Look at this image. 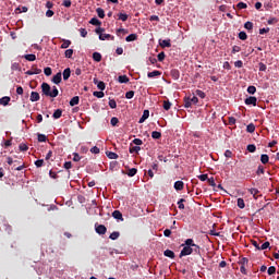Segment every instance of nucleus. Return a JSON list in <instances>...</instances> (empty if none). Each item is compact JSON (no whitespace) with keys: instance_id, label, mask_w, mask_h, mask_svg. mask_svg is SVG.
Segmentation results:
<instances>
[{"instance_id":"nucleus-35","label":"nucleus","mask_w":279,"mask_h":279,"mask_svg":"<svg viewBox=\"0 0 279 279\" xmlns=\"http://www.w3.org/2000/svg\"><path fill=\"white\" fill-rule=\"evenodd\" d=\"M141 150V147L140 146H132L130 147L129 151L130 154H138Z\"/></svg>"},{"instance_id":"nucleus-37","label":"nucleus","mask_w":279,"mask_h":279,"mask_svg":"<svg viewBox=\"0 0 279 279\" xmlns=\"http://www.w3.org/2000/svg\"><path fill=\"white\" fill-rule=\"evenodd\" d=\"M270 247V242H265L264 244H260L258 247V251H266Z\"/></svg>"},{"instance_id":"nucleus-57","label":"nucleus","mask_w":279,"mask_h":279,"mask_svg":"<svg viewBox=\"0 0 279 279\" xmlns=\"http://www.w3.org/2000/svg\"><path fill=\"white\" fill-rule=\"evenodd\" d=\"M121 34L125 35V34H129L128 29L125 28H118L117 29V35L118 36H121Z\"/></svg>"},{"instance_id":"nucleus-13","label":"nucleus","mask_w":279,"mask_h":279,"mask_svg":"<svg viewBox=\"0 0 279 279\" xmlns=\"http://www.w3.org/2000/svg\"><path fill=\"white\" fill-rule=\"evenodd\" d=\"M159 46H161L162 48H170L171 47V39L159 40Z\"/></svg>"},{"instance_id":"nucleus-16","label":"nucleus","mask_w":279,"mask_h":279,"mask_svg":"<svg viewBox=\"0 0 279 279\" xmlns=\"http://www.w3.org/2000/svg\"><path fill=\"white\" fill-rule=\"evenodd\" d=\"M161 74L162 73L159 70H154L151 72H148V77L154 78V77L160 76Z\"/></svg>"},{"instance_id":"nucleus-55","label":"nucleus","mask_w":279,"mask_h":279,"mask_svg":"<svg viewBox=\"0 0 279 279\" xmlns=\"http://www.w3.org/2000/svg\"><path fill=\"white\" fill-rule=\"evenodd\" d=\"M134 96H135V92H134V90H129V92H126V94H125V97H126L128 99H132V98H134Z\"/></svg>"},{"instance_id":"nucleus-56","label":"nucleus","mask_w":279,"mask_h":279,"mask_svg":"<svg viewBox=\"0 0 279 279\" xmlns=\"http://www.w3.org/2000/svg\"><path fill=\"white\" fill-rule=\"evenodd\" d=\"M196 95H197L199 98H202V99H204V98L206 97L205 92H203L202 89H196Z\"/></svg>"},{"instance_id":"nucleus-40","label":"nucleus","mask_w":279,"mask_h":279,"mask_svg":"<svg viewBox=\"0 0 279 279\" xmlns=\"http://www.w3.org/2000/svg\"><path fill=\"white\" fill-rule=\"evenodd\" d=\"M62 117V110L58 109L57 111H53L52 118L53 119H60Z\"/></svg>"},{"instance_id":"nucleus-59","label":"nucleus","mask_w":279,"mask_h":279,"mask_svg":"<svg viewBox=\"0 0 279 279\" xmlns=\"http://www.w3.org/2000/svg\"><path fill=\"white\" fill-rule=\"evenodd\" d=\"M256 93V87L255 86H248L247 87V94L254 95Z\"/></svg>"},{"instance_id":"nucleus-2","label":"nucleus","mask_w":279,"mask_h":279,"mask_svg":"<svg viewBox=\"0 0 279 279\" xmlns=\"http://www.w3.org/2000/svg\"><path fill=\"white\" fill-rule=\"evenodd\" d=\"M197 102H198V98L196 97V96H194V97H186L185 99H184V107L185 108H191L193 105H197Z\"/></svg>"},{"instance_id":"nucleus-53","label":"nucleus","mask_w":279,"mask_h":279,"mask_svg":"<svg viewBox=\"0 0 279 279\" xmlns=\"http://www.w3.org/2000/svg\"><path fill=\"white\" fill-rule=\"evenodd\" d=\"M197 178L203 182L208 181L209 179L207 173L199 174Z\"/></svg>"},{"instance_id":"nucleus-49","label":"nucleus","mask_w":279,"mask_h":279,"mask_svg":"<svg viewBox=\"0 0 279 279\" xmlns=\"http://www.w3.org/2000/svg\"><path fill=\"white\" fill-rule=\"evenodd\" d=\"M19 149L20 151H26L27 149H29V147L25 143H21L19 145Z\"/></svg>"},{"instance_id":"nucleus-50","label":"nucleus","mask_w":279,"mask_h":279,"mask_svg":"<svg viewBox=\"0 0 279 279\" xmlns=\"http://www.w3.org/2000/svg\"><path fill=\"white\" fill-rule=\"evenodd\" d=\"M93 95H94L95 97H97V98H104L105 93H104L102 90H100V92L95 90V92L93 93Z\"/></svg>"},{"instance_id":"nucleus-25","label":"nucleus","mask_w":279,"mask_h":279,"mask_svg":"<svg viewBox=\"0 0 279 279\" xmlns=\"http://www.w3.org/2000/svg\"><path fill=\"white\" fill-rule=\"evenodd\" d=\"M174 189H175L177 191H182V190L184 189V183H183L182 181H177V182L174 183Z\"/></svg>"},{"instance_id":"nucleus-30","label":"nucleus","mask_w":279,"mask_h":279,"mask_svg":"<svg viewBox=\"0 0 279 279\" xmlns=\"http://www.w3.org/2000/svg\"><path fill=\"white\" fill-rule=\"evenodd\" d=\"M106 156L109 158V159H118L119 156L117 153H112V151H107L106 153Z\"/></svg>"},{"instance_id":"nucleus-52","label":"nucleus","mask_w":279,"mask_h":279,"mask_svg":"<svg viewBox=\"0 0 279 279\" xmlns=\"http://www.w3.org/2000/svg\"><path fill=\"white\" fill-rule=\"evenodd\" d=\"M89 151L94 155H99L100 154V148L97 146H94Z\"/></svg>"},{"instance_id":"nucleus-1","label":"nucleus","mask_w":279,"mask_h":279,"mask_svg":"<svg viewBox=\"0 0 279 279\" xmlns=\"http://www.w3.org/2000/svg\"><path fill=\"white\" fill-rule=\"evenodd\" d=\"M41 93L47 97L56 98L59 95V89L57 88V86H52V90H51L50 85L44 82L41 84Z\"/></svg>"},{"instance_id":"nucleus-64","label":"nucleus","mask_w":279,"mask_h":279,"mask_svg":"<svg viewBox=\"0 0 279 279\" xmlns=\"http://www.w3.org/2000/svg\"><path fill=\"white\" fill-rule=\"evenodd\" d=\"M52 73L51 69L50 68H46L44 69V74H46L47 76H50Z\"/></svg>"},{"instance_id":"nucleus-44","label":"nucleus","mask_w":279,"mask_h":279,"mask_svg":"<svg viewBox=\"0 0 279 279\" xmlns=\"http://www.w3.org/2000/svg\"><path fill=\"white\" fill-rule=\"evenodd\" d=\"M246 149L248 153L254 154L256 150V146L254 144H248Z\"/></svg>"},{"instance_id":"nucleus-62","label":"nucleus","mask_w":279,"mask_h":279,"mask_svg":"<svg viewBox=\"0 0 279 279\" xmlns=\"http://www.w3.org/2000/svg\"><path fill=\"white\" fill-rule=\"evenodd\" d=\"M267 271H268V275L272 276V275L276 274V267L275 266H270Z\"/></svg>"},{"instance_id":"nucleus-34","label":"nucleus","mask_w":279,"mask_h":279,"mask_svg":"<svg viewBox=\"0 0 279 279\" xmlns=\"http://www.w3.org/2000/svg\"><path fill=\"white\" fill-rule=\"evenodd\" d=\"M244 28L248 32H252L253 28H254V24L250 21H247L245 24H244Z\"/></svg>"},{"instance_id":"nucleus-60","label":"nucleus","mask_w":279,"mask_h":279,"mask_svg":"<svg viewBox=\"0 0 279 279\" xmlns=\"http://www.w3.org/2000/svg\"><path fill=\"white\" fill-rule=\"evenodd\" d=\"M78 32H81V36H82L83 38H86L87 35H88V32H87L86 28H81V29H78Z\"/></svg>"},{"instance_id":"nucleus-12","label":"nucleus","mask_w":279,"mask_h":279,"mask_svg":"<svg viewBox=\"0 0 279 279\" xmlns=\"http://www.w3.org/2000/svg\"><path fill=\"white\" fill-rule=\"evenodd\" d=\"M99 40L105 41V40H114V36H111L110 34H102L99 35Z\"/></svg>"},{"instance_id":"nucleus-11","label":"nucleus","mask_w":279,"mask_h":279,"mask_svg":"<svg viewBox=\"0 0 279 279\" xmlns=\"http://www.w3.org/2000/svg\"><path fill=\"white\" fill-rule=\"evenodd\" d=\"M61 81H62V74H61V72L57 73V75H53V77H52V83H53L54 85H59V84L61 83Z\"/></svg>"},{"instance_id":"nucleus-58","label":"nucleus","mask_w":279,"mask_h":279,"mask_svg":"<svg viewBox=\"0 0 279 279\" xmlns=\"http://www.w3.org/2000/svg\"><path fill=\"white\" fill-rule=\"evenodd\" d=\"M267 23H268V25H274V24L278 23V20H277V17H269Z\"/></svg>"},{"instance_id":"nucleus-15","label":"nucleus","mask_w":279,"mask_h":279,"mask_svg":"<svg viewBox=\"0 0 279 279\" xmlns=\"http://www.w3.org/2000/svg\"><path fill=\"white\" fill-rule=\"evenodd\" d=\"M148 118H149V111H148V110H144V111H143V116H142V118L140 119L138 123H140V124L144 123Z\"/></svg>"},{"instance_id":"nucleus-7","label":"nucleus","mask_w":279,"mask_h":279,"mask_svg":"<svg viewBox=\"0 0 279 279\" xmlns=\"http://www.w3.org/2000/svg\"><path fill=\"white\" fill-rule=\"evenodd\" d=\"M111 216H112L113 219H118L120 221H124L123 214L121 211H119V210L112 211Z\"/></svg>"},{"instance_id":"nucleus-39","label":"nucleus","mask_w":279,"mask_h":279,"mask_svg":"<svg viewBox=\"0 0 279 279\" xmlns=\"http://www.w3.org/2000/svg\"><path fill=\"white\" fill-rule=\"evenodd\" d=\"M38 142L39 143H46L47 142V136L45 134L38 133Z\"/></svg>"},{"instance_id":"nucleus-54","label":"nucleus","mask_w":279,"mask_h":279,"mask_svg":"<svg viewBox=\"0 0 279 279\" xmlns=\"http://www.w3.org/2000/svg\"><path fill=\"white\" fill-rule=\"evenodd\" d=\"M109 107L111 109H116L117 108V101L114 99L109 98Z\"/></svg>"},{"instance_id":"nucleus-33","label":"nucleus","mask_w":279,"mask_h":279,"mask_svg":"<svg viewBox=\"0 0 279 279\" xmlns=\"http://www.w3.org/2000/svg\"><path fill=\"white\" fill-rule=\"evenodd\" d=\"M96 12H97V15L99 19H105L106 15H105V11L102 8H97Z\"/></svg>"},{"instance_id":"nucleus-45","label":"nucleus","mask_w":279,"mask_h":279,"mask_svg":"<svg viewBox=\"0 0 279 279\" xmlns=\"http://www.w3.org/2000/svg\"><path fill=\"white\" fill-rule=\"evenodd\" d=\"M238 38H240L241 40H247V33L241 32L240 34H238Z\"/></svg>"},{"instance_id":"nucleus-26","label":"nucleus","mask_w":279,"mask_h":279,"mask_svg":"<svg viewBox=\"0 0 279 279\" xmlns=\"http://www.w3.org/2000/svg\"><path fill=\"white\" fill-rule=\"evenodd\" d=\"M78 104H80V97L78 96L73 97L70 101V106H72V107L73 106H78Z\"/></svg>"},{"instance_id":"nucleus-20","label":"nucleus","mask_w":279,"mask_h":279,"mask_svg":"<svg viewBox=\"0 0 279 279\" xmlns=\"http://www.w3.org/2000/svg\"><path fill=\"white\" fill-rule=\"evenodd\" d=\"M10 101H11V98L8 97V96H5V97H2V98L0 99V105H1V106H9Z\"/></svg>"},{"instance_id":"nucleus-5","label":"nucleus","mask_w":279,"mask_h":279,"mask_svg":"<svg viewBox=\"0 0 279 279\" xmlns=\"http://www.w3.org/2000/svg\"><path fill=\"white\" fill-rule=\"evenodd\" d=\"M95 230H96V233H98L99 235H104L106 234L107 232V228L105 225H95Z\"/></svg>"},{"instance_id":"nucleus-8","label":"nucleus","mask_w":279,"mask_h":279,"mask_svg":"<svg viewBox=\"0 0 279 279\" xmlns=\"http://www.w3.org/2000/svg\"><path fill=\"white\" fill-rule=\"evenodd\" d=\"M43 73V70L33 68L32 70L26 71V75H40Z\"/></svg>"},{"instance_id":"nucleus-23","label":"nucleus","mask_w":279,"mask_h":279,"mask_svg":"<svg viewBox=\"0 0 279 279\" xmlns=\"http://www.w3.org/2000/svg\"><path fill=\"white\" fill-rule=\"evenodd\" d=\"M138 39V36L136 34H131L126 37V43H133Z\"/></svg>"},{"instance_id":"nucleus-51","label":"nucleus","mask_w":279,"mask_h":279,"mask_svg":"<svg viewBox=\"0 0 279 279\" xmlns=\"http://www.w3.org/2000/svg\"><path fill=\"white\" fill-rule=\"evenodd\" d=\"M166 57H167V56L165 54L163 51H162V52H159V53L157 54V60H158L159 62H162Z\"/></svg>"},{"instance_id":"nucleus-61","label":"nucleus","mask_w":279,"mask_h":279,"mask_svg":"<svg viewBox=\"0 0 279 279\" xmlns=\"http://www.w3.org/2000/svg\"><path fill=\"white\" fill-rule=\"evenodd\" d=\"M236 8L240 9V10H244V9H247V4L244 3V2H240L236 4Z\"/></svg>"},{"instance_id":"nucleus-24","label":"nucleus","mask_w":279,"mask_h":279,"mask_svg":"<svg viewBox=\"0 0 279 279\" xmlns=\"http://www.w3.org/2000/svg\"><path fill=\"white\" fill-rule=\"evenodd\" d=\"M248 192L251 195H253L254 199H258V196L256 195L259 194V190L252 187V189H248Z\"/></svg>"},{"instance_id":"nucleus-6","label":"nucleus","mask_w":279,"mask_h":279,"mask_svg":"<svg viewBox=\"0 0 279 279\" xmlns=\"http://www.w3.org/2000/svg\"><path fill=\"white\" fill-rule=\"evenodd\" d=\"M257 101H258V99H256V97H252V96H250L248 98H246L244 100L246 106H256Z\"/></svg>"},{"instance_id":"nucleus-19","label":"nucleus","mask_w":279,"mask_h":279,"mask_svg":"<svg viewBox=\"0 0 279 279\" xmlns=\"http://www.w3.org/2000/svg\"><path fill=\"white\" fill-rule=\"evenodd\" d=\"M93 59H94L95 62L99 63L102 60V56H101L100 52H94L93 53Z\"/></svg>"},{"instance_id":"nucleus-18","label":"nucleus","mask_w":279,"mask_h":279,"mask_svg":"<svg viewBox=\"0 0 279 279\" xmlns=\"http://www.w3.org/2000/svg\"><path fill=\"white\" fill-rule=\"evenodd\" d=\"M269 160H270L269 155H267V154H262V155H260V162H262L263 165L268 163Z\"/></svg>"},{"instance_id":"nucleus-27","label":"nucleus","mask_w":279,"mask_h":279,"mask_svg":"<svg viewBox=\"0 0 279 279\" xmlns=\"http://www.w3.org/2000/svg\"><path fill=\"white\" fill-rule=\"evenodd\" d=\"M236 206L240 209H244L245 208V203H244L243 198H238L236 199Z\"/></svg>"},{"instance_id":"nucleus-22","label":"nucleus","mask_w":279,"mask_h":279,"mask_svg":"<svg viewBox=\"0 0 279 279\" xmlns=\"http://www.w3.org/2000/svg\"><path fill=\"white\" fill-rule=\"evenodd\" d=\"M71 76V69L66 68L65 70H63V80L68 81Z\"/></svg>"},{"instance_id":"nucleus-10","label":"nucleus","mask_w":279,"mask_h":279,"mask_svg":"<svg viewBox=\"0 0 279 279\" xmlns=\"http://www.w3.org/2000/svg\"><path fill=\"white\" fill-rule=\"evenodd\" d=\"M31 102H36L40 100V94L37 92H32L29 97Z\"/></svg>"},{"instance_id":"nucleus-21","label":"nucleus","mask_w":279,"mask_h":279,"mask_svg":"<svg viewBox=\"0 0 279 279\" xmlns=\"http://www.w3.org/2000/svg\"><path fill=\"white\" fill-rule=\"evenodd\" d=\"M163 255H165L166 257L170 258V259H174V257H175L173 251H171V250H166V251L163 252Z\"/></svg>"},{"instance_id":"nucleus-4","label":"nucleus","mask_w":279,"mask_h":279,"mask_svg":"<svg viewBox=\"0 0 279 279\" xmlns=\"http://www.w3.org/2000/svg\"><path fill=\"white\" fill-rule=\"evenodd\" d=\"M185 246L186 247H196V248H194L195 254H199V245L195 244L193 239H186Z\"/></svg>"},{"instance_id":"nucleus-41","label":"nucleus","mask_w":279,"mask_h":279,"mask_svg":"<svg viewBox=\"0 0 279 279\" xmlns=\"http://www.w3.org/2000/svg\"><path fill=\"white\" fill-rule=\"evenodd\" d=\"M71 45V40L63 39V44L61 45V49H68Z\"/></svg>"},{"instance_id":"nucleus-43","label":"nucleus","mask_w":279,"mask_h":279,"mask_svg":"<svg viewBox=\"0 0 279 279\" xmlns=\"http://www.w3.org/2000/svg\"><path fill=\"white\" fill-rule=\"evenodd\" d=\"M172 104L169 100L163 101V109L169 111L171 109Z\"/></svg>"},{"instance_id":"nucleus-47","label":"nucleus","mask_w":279,"mask_h":279,"mask_svg":"<svg viewBox=\"0 0 279 279\" xmlns=\"http://www.w3.org/2000/svg\"><path fill=\"white\" fill-rule=\"evenodd\" d=\"M64 56H65V58L71 59L73 56V49H66L64 51Z\"/></svg>"},{"instance_id":"nucleus-48","label":"nucleus","mask_w":279,"mask_h":279,"mask_svg":"<svg viewBox=\"0 0 279 279\" xmlns=\"http://www.w3.org/2000/svg\"><path fill=\"white\" fill-rule=\"evenodd\" d=\"M118 123H119L118 118L112 117L111 120H110L111 126H112V128H116V126L118 125Z\"/></svg>"},{"instance_id":"nucleus-28","label":"nucleus","mask_w":279,"mask_h":279,"mask_svg":"<svg viewBox=\"0 0 279 279\" xmlns=\"http://www.w3.org/2000/svg\"><path fill=\"white\" fill-rule=\"evenodd\" d=\"M25 60L28 61V62H34L36 61V56L31 53V54H25L24 56Z\"/></svg>"},{"instance_id":"nucleus-38","label":"nucleus","mask_w":279,"mask_h":279,"mask_svg":"<svg viewBox=\"0 0 279 279\" xmlns=\"http://www.w3.org/2000/svg\"><path fill=\"white\" fill-rule=\"evenodd\" d=\"M151 137H153L154 140H159V138H161V132H159V131H153V132H151Z\"/></svg>"},{"instance_id":"nucleus-14","label":"nucleus","mask_w":279,"mask_h":279,"mask_svg":"<svg viewBox=\"0 0 279 279\" xmlns=\"http://www.w3.org/2000/svg\"><path fill=\"white\" fill-rule=\"evenodd\" d=\"M180 71L179 70H170V76H172L173 80L178 81L180 78Z\"/></svg>"},{"instance_id":"nucleus-9","label":"nucleus","mask_w":279,"mask_h":279,"mask_svg":"<svg viewBox=\"0 0 279 279\" xmlns=\"http://www.w3.org/2000/svg\"><path fill=\"white\" fill-rule=\"evenodd\" d=\"M94 84L97 85V88L99 90L106 89V84L102 81H99L98 78H94Z\"/></svg>"},{"instance_id":"nucleus-36","label":"nucleus","mask_w":279,"mask_h":279,"mask_svg":"<svg viewBox=\"0 0 279 279\" xmlns=\"http://www.w3.org/2000/svg\"><path fill=\"white\" fill-rule=\"evenodd\" d=\"M184 202H185L184 198L179 199V202H178V208H179V210H184V209H185Z\"/></svg>"},{"instance_id":"nucleus-29","label":"nucleus","mask_w":279,"mask_h":279,"mask_svg":"<svg viewBox=\"0 0 279 279\" xmlns=\"http://www.w3.org/2000/svg\"><path fill=\"white\" fill-rule=\"evenodd\" d=\"M119 236H121V233H119V232H112L110 235H109V239L111 240V241H117L118 239H119Z\"/></svg>"},{"instance_id":"nucleus-32","label":"nucleus","mask_w":279,"mask_h":279,"mask_svg":"<svg viewBox=\"0 0 279 279\" xmlns=\"http://www.w3.org/2000/svg\"><path fill=\"white\" fill-rule=\"evenodd\" d=\"M246 132L250 133V134H253V133L255 132V125H254V123L247 124V126H246Z\"/></svg>"},{"instance_id":"nucleus-63","label":"nucleus","mask_w":279,"mask_h":279,"mask_svg":"<svg viewBox=\"0 0 279 279\" xmlns=\"http://www.w3.org/2000/svg\"><path fill=\"white\" fill-rule=\"evenodd\" d=\"M132 143H133L135 146H142V144H143L142 140H140V138L133 140Z\"/></svg>"},{"instance_id":"nucleus-3","label":"nucleus","mask_w":279,"mask_h":279,"mask_svg":"<svg viewBox=\"0 0 279 279\" xmlns=\"http://www.w3.org/2000/svg\"><path fill=\"white\" fill-rule=\"evenodd\" d=\"M193 252L195 253V248L191 246H184L183 250H181L179 257L182 258V257L192 255Z\"/></svg>"},{"instance_id":"nucleus-42","label":"nucleus","mask_w":279,"mask_h":279,"mask_svg":"<svg viewBox=\"0 0 279 279\" xmlns=\"http://www.w3.org/2000/svg\"><path fill=\"white\" fill-rule=\"evenodd\" d=\"M136 173H137V169L136 168H132V169L129 170L128 175L130 178H134L136 175Z\"/></svg>"},{"instance_id":"nucleus-17","label":"nucleus","mask_w":279,"mask_h":279,"mask_svg":"<svg viewBox=\"0 0 279 279\" xmlns=\"http://www.w3.org/2000/svg\"><path fill=\"white\" fill-rule=\"evenodd\" d=\"M118 82H119L120 84H128V83L130 82V78H129L126 75H120V76L118 77Z\"/></svg>"},{"instance_id":"nucleus-31","label":"nucleus","mask_w":279,"mask_h":279,"mask_svg":"<svg viewBox=\"0 0 279 279\" xmlns=\"http://www.w3.org/2000/svg\"><path fill=\"white\" fill-rule=\"evenodd\" d=\"M89 24H93L95 26H100L101 25V22L99 19L97 17H93L92 20H89Z\"/></svg>"},{"instance_id":"nucleus-46","label":"nucleus","mask_w":279,"mask_h":279,"mask_svg":"<svg viewBox=\"0 0 279 279\" xmlns=\"http://www.w3.org/2000/svg\"><path fill=\"white\" fill-rule=\"evenodd\" d=\"M248 258L247 257H242L241 260L239 262V264L241 265V267H245V265L248 264Z\"/></svg>"}]
</instances>
